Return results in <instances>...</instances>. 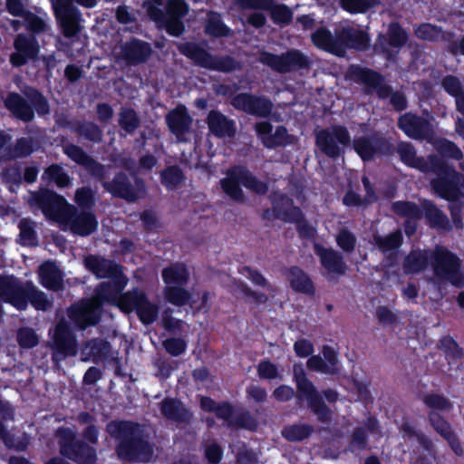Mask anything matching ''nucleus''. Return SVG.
I'll list each match as a JSON object with an SVG mask.
<instances>
[{
	"mask_svg": "<svg viewBox=\"0 0 464 464\" xmlns=\"http://www.w3.org/2000/svg\"><path fill=\"white\" fill-rule=\"evenodd\" d=\"M160 307L157 304L151 303L149 298L136 311V314L142 324L150 325L153 324L159 316Z\"/></svg>",
	"mask_w": 464,
	"mask_h": 464,
	"instance_id": "obj_57",
	"label": "nucleus"
},
{
	"mask_svg": "<svg viewBox=\"0 0 464 464\" xmlns=\"http://www.w3.org/2000/svg\"><path fill=\"white\" fill-rule=\"evenodd\" d=\"M424 405L431 411H450L452 409L451 401L442 394L430 392L422 397Z\"/></svg>",
	"mask_w": 464,
	"mask_h": 464,
	"instance_id": "obj_53",
	"label": "nucleus"
},
{
	"mask_svg": "<svg viewBox=\"0 0 464 464\" xmlns=\"http://www.w3.org/2000/svg\"><path fill=\"white\" fill-rule=\"evenodd\" d=\"M63 219L70 225L72 232L81 237L90 236L98 227L96 216L91 210H81L71 215L65 213Z\"/></svg>",
	"mask_w": 464,
	"mask_h": 464,
	"instance_id": "obj_30",
	"label": "nucleus"
},
{
	"mask_svg": "<svg viewBox=\"0 0 464 464\" xmlns=\"http://www.w3.org/2000/svg\"><path fill=\"white\" fill-rule=\"evenodd\" d=\"M208 130L217 138H232L236 135L237 126L234 120L218 110H211L206 119Z\"/></svg>",
	"mask_w": 464,
	"mask_h": 464,
	"instance_id": "obj_32",
	"label": "nucleus"
},
{
	"mask_svg": "<svg viewBox=\"0 0 464 464\" xmlns=\"http://www.w3.org/2000/svg\"><path fill=\"white\" fill-rule=\"evenodd\" d=\"M440 85L448 95L454 98L455 105L464 97V86L458 76L445 75L440 82Z\"/></svg>",
	"mask_w": 464,
	"mask_h": 464,
	"instance_id": "obj_51",
	"label": "nucleus"
},
{
	"mask_svg": "<svg viewBox=\"0 0 464 464\" xmlns=\"http://www.w3.org/2000/svg\"><path fill=\"white\" fill-rule=\"evenodd\" d=\"M147 298L148 295L144 291L135 287L121 295L118 306L125 313H136Z\"/></svg>",
	"mask_w": 464,
	"mask_h": 464,
	"instance_id": "obj_40",
	"label": "nucleus"
},
{
	"mask_svg": "<svg viewBox=\"0 0 464 464\" xmlns=\"http://www.w3.org/2000/svg\"><path fill=\"white\" fill-rule=\"evenodd\" d=\"M60 454L77 464H95L96 450L82 440L69 427H59L55 430Z\"/></svg>",
	"mask_w": 464,
	"mask_h": 464,
	"instance_id": "obj_9",
	"label": "nucleus"
},
{
	"mask_svg": "<svg viewBox=\"0 0 464 464\" xmlns=\"http://www.w3.org/2000/svg\"><path fill=\"white\" fill-rule=\"evenodd\" d=\"M41 179L47 186H55L58 188H66L72 185V178L60 163H52L47 166Z\"/></svg>",
	"mask_w": 464,
	"mask_h": 464,
	"instance_id": "obj_39",
	"label": "nucleus"
},
{
	"mask_svg": "<svg viewBox=\"0 0 464 464\" xmlns=\"http://www.w3.org/2000/svg\"><path fill=\"white\" fill-rule=\"evenodd\" d=\"M314 431V428L310 424H293L284 427L282 436L288 441H302L309 438Z\"/></svg>",
	"mask_w": 464,
	"mask_h": 464,
	"instance_id": "obj_50",
	"label": "nucleus"
},
{
	"mask_svg": "<svg viewBox=\"0 0 464 464\" xmlns=\"http://www.w3.org/2000/svg\"><path fill=\"white\" fill-rule=\"evenodd\" d=\"M24 93L25 98L15 92H12L7 94L5 100V108L16 119L28 123L34 121L35 113L39 117L50 114V103L38 89L28 87Z\"/></svg>",
	"mask_w": 464,
	"mask_h": 464,
	"instance_id": "obj_6",
	"label": "nucleus"
},
{
	"mask_svg": "<svg viewBox=\"0 0 464 464\" xmlns=\"http://www.w3.org/2000/svg\"><path fill=\"white\" fill-rule=\"evenodd\" d=\"M377 246L382 252L398 249L403 242V237L400 230H396L385 237H377L375 238Z\"/></svg>",
	"mask_w": 464,
	"mask_h": 464,
	"instance_id": "obj_58",
	"label": "nucleus"
},
{
	"mask_svg": "<svg viewBox=\"0 0 464 464\" xmlns=\"http://www.w3.org/2000/svg\"><path fill=\"white\" fill-rule=\"evenodd\" d=\"M438 347L443 352L449 364L459 363L464 356L463 348L450 335L441 337Z\"/></svg>",
	"mask_w": 464,
	"mask_h": 464,
	"instance_id": "obj_44",
	"label": "nucleus"
},
{
	"mask_svg": "<svg viewBox=\"0 0 464 464\" xmlns=\"http://www.w3.org/2000/svg\"><path fill=\"white\" fill-rule=\"evenodd\" d=\"M0 300L18 311H25L29 304L37 311H47L53 305L31 280L22 281L14 275H0Z\"/></svg>",
	"mask_w": 464,
	"mask_h": 464,
	"instance_id": "obj_3",
	"label": "nucleus"
},
{
	"mask_svg": "<svg viewBox=\"0 0 464 464\" xmlns=\"http://www.w3.org/2000/svg\"><path fill=\"white\" fill-rule=\"evenodd\" d=\"M294 380L296 384L298 396L304 397L311 412L316 416L317 421L328 424L332 420L333 411L323 401L320 392L310 381L301 366H294Z\"/></svg>",
	"mask_w": 464,
	"mask_h": 464,
	"instance_id": "obj_10",
	"label": "nucleus"
},
{
	"mask_svg": "<svg viewBox=\"0 0 464 464\" xmlns=\"http://www.w3.org/2000/svg\"><path fill=\"white\" fill-rule=\"evenodd\" d=\"M348 129L343 125H333L330 129L320 130L315 134V145L326 157L337 160L344 154V148L351 145Z\"/></svg>",
	"mask_w": 464,
	"mask_h": 464,
	"instance_id": "obj_13",
	"label": "nucleus"
},
{
	"mask_svg": "<svg viewBox=\"0 0 464 464\" xmlns=\"http://www.w3.org/2000/svg\"><path fill=\"white\" fill-rule=\"evenodd\" d=\"M74 201L82 210H91L95 206V191L89 186L81 187L75 191Z\"/></svg>",
	"mask_w": 464,
	"mask_h": 464,
	"instance_id": "obj_56",
	"label": "nucleus"
},
{
	"mask_svg": "<svg viewBox=\"0 0 464 464\" xmlns=\"http://www.w3.org/2000/svg\"><path fill=\"white\" fill-rule=\"evenodd\" d=\"M86 348L96 360H106L110 356L111 345L109 341L102 338H93L87 342Z\"/></svg>",
	"mask_w": 464,
	"mask_h": 464,
	"instance_id": "obj_52",
	"label": "nucleus"
},
{
	"mask_svg": "<svg viewBox=\"0 0 464 464\" xmlns=\"http://www.w3.org/2000/svg\"><path fill=\"white\" fill-rule=\"evenodd\" d=\"M83 264L97 278H112L125 275L121 265L102 256L90 254L84 257Z\"/></svg>",
	"mask_w": 464,
	"mask_h": 464,
	"instance_id": "obj_23",
	"label": "nucleus"
},
{
	"mask_svg": "<svg viewBox=\"0 0 464 464\" xmlns=\"http://www.w3.org/2000/svg\"><path fill=\"white\" fill-rule=\"evenodd\" d=\"M61 126L69 128L73 133L77 134L87 141L99 144L102 141L103 131L101 127L93 121L85 120L65 121Z\"/></svg>",
	"mask_w": 464,
	"mask_h": 464,
	"instance_id": "obj_35",
	"label": "nucleus"
},
{
	"mask_svg": "<svg viewBox=\"0 0 464 464\" xmlns=\"http://www.w3.org/2000/svg\"><path fill=\"white\" fill-rule=\"evenodd\" d=\"M160 176L161 184L169 190L176 188L185 179L184 173L178 165L166 167Z\"/></svg>",
	"mask_w": 464,
	"mask_h": 464,
	"instance_id": "obj_49",
	"label": "nucleus"
},
{
	"mask_svg": "<svg viewBox=\"0 0 464 464\" xmlns=\"http://www.w3.org/2000/svg\"><path fill=\"white\" fill-rule=\"evenodd\" d=\"M345 78L363 84L366 92H375L381 100L390 98V103L398 112L408 107L406 95L399 91L393 92L392 86L385 82L384 76L373 69L353 63L347 67Z\"/></svg>",
	"mask_w": 464,
	"mask_h": 464,
	"instance_id": "obj_4",
	"label": "nucleus"
},
{
	"mask_svg": "<svg viewBox=\"0 0 464 464\" xmlns=\"http://www.w3.org/2000/svg\"><path fill=\"white\" fill-rule=\"evenodd\" d=\"M193 119L185 105L179 104L166 115V123L169 131L179 141H184V136L190 131Z\"/></svg>",
	"mask_w": 464,
	"mask_h": 464,
	"instance_id": "obj_26",
	"label": "nucleus"
},
{
	"mask_svg": "<svg viewBox=\"0 0 464 464\" xmlns=\"http://www.w3.org/2000/svg\"><path fill=\"white\" fill-rule=\"evenodd\" d=\"M428 420L433 430L442 438L454 431L450 423L437 411H430L428 413Z\"/></svg>",
	"mask_w": 464,
	"mask_h": 464,
	"instance_id": "obj_60",
	"label": "nucleus"
},
{
	"mask_svg": "<svg viewBox=\"0 0 464 464\" xmlns=\"http://www.w3.org/2000/svg\"><path fill=\"white\" fill-rule=\"evenodd\" d=\"M392 211L405 219L420 220L423 218V207L410 200H397L391 206Z\"/></svg>",
	"mask_w": 464,
	"mask_h": 464,
	"instance_id": "obj_42",
	"label": "nucleus"
},
{
	"mask_svg": "<svg viewBox=\"0 0 464 464\" xmlns=\"http://www.w3.org/2000/svg\"><path fill=\"white\" fill-rule=\"evenodd\" d=\"M67 314L69 319L80 330H85L89 326H94L99 324L101 316L96 307L87 300H82L72 304Z\"/></svg>",
	"mask_w": 464,
	"mask_h": 464,
	"instance_id": "obj_21",
	"label": "nucleus"
},
{
	"mask_svg": "<svg viewBox=\"0 0 464 464\" xmlns=\"http://www.w3.org/2000/svg\"><path fill=\"white\" fill-rule=\"evenodd\" d=\"M315 255L319 257L321 266L327 271L331 277L346 274L347 265L340 252L331 247H325L320 244L314 246Z\"/></svg>",
	"mask_w": 464,
	"mask_h": 464,
	"instance_id": "obj_24",
	"label": "nucleus"
},
{
	"mask_svg": "<svg viewBox=\"0 0 464 464\" xmlns=\"http://www.w3.org/2000/svg\"><path fill=\"white\" fill-rule=\"evenodd\" d=\"M284 276L291 289L298 294L308 296L315 295V285L310 276L298 266H292L285 268Z\"/></svg>",
	"mask_w": 464,
	"mask_h": 464,
	"instance_id": "obj_31",
	"label": "nucleus"
},
{
	"mask_svg": "<svg viewBox=\"0 0 464 464\" xmlns=\"http://www.w3.org/2000/svg\"><path fill=\"white\" fill-rule=\"evenodd\" d=\"M18 243L23 246H37L39 244L36 223L29 218H23L18 222Z\"/></svg>",
	"mask_w": 464,
	"mask_h": 464,
	"instance_id": "obj_43",
	"label": "nucleus"
},
{
	"mask_svg": "<svg viewBox=\"0 0 464 464\" xmlns=\"http://www.w3.org/2000/svg\"><path fill=\"white\" fill-rule=\"evenodd\" d=\"M30 205L42 211L50 220L59 221L65 218V209L71 208L66 198L54 190L44 188L31 194Z\"/></svg>",
	"mask_w": 464,
	"mask_h": 464,
	"instance_id": "obj_14",
	"label": "nucleus"
},
{
	"mask_svg": "<svg viewBox=\"0 0 464 464\" xmlns=\"http://www.w3.org/2000/svg\"><path fill=\"white\" fill-rule=\"evenodd\" d=\"M39 283L50 291L58 292L63 288V272L51 261L43 263L38 268Z\"/></svg>",
	"mask_w": 464,
	"mask_h": 464,
	"instance_id": "obj_36",
	"label": "nucleus"
},
{
	"mask_svg": "<svg viewBox=\"0 0 464 464\" xmlns=\"http://www.w3.org/2000/svg\"><path fill=\"white\" fill-rule=\"evenodd\" d=\"M397 125L407 137L416 140H430L434 134L429 120L411 111L401 114Z\"/></svg>",
	"mask_w": 464,
	"mask_h": 464,
	"instance_id": "obj_19",
	"label": "nucleus"
},
{
	"mask_svg": "<svg viewBox=\"0 0 464 464\" xmlns=\"http://www.w3.org/2000/svg\"><path fill=\"white\" fill-rule=\"evenodd\" d=\"M161 414L168 420L188 423L192 413L183 403L175 398L166 397L160 403Z\"/></svg>",
	"mask_w": 464,
	"mask_h": 464,
	"instance_id": "obj_37",
	"label": "nucleus"
},
{
	"mask_svg": "<svg viewBox=\"0 0 464 464\" xmlns=\"http://www.w3.org/2000/svg\"><path fill=\"white\" fill-rule=\"evenodd\" d=\"M15 52L10 55V63L14 67H21L29 60L35 59L39 53V45L35 38L19 34L14 41Z\"/></svg>",
	"mask_w": 464,
	"mask_h": 464,
	"instance_id": "obj_22",
	"label": "nucleus"
},
{
	"mask_svg": "<svg viewBox=\"0 0 464 464\" xmlns=\"http://www.w3.org/2000/svg\"><path fill=\"white\" fill-rule=\"evenodd\" d=\"M353 149L364 162L370 161L377 156H392L395 152V146L392 142L377 134L354 138Z\"/></svg>",
	"mask_w": 464,
	"mask_h": 464,
	"instance_id": "obj_16",
	"label": "nucleus"
},
{
	"mask_svg": "<svg viewBox=\"0 0 464 464\" xmlns=\"http://www.w3.org/2000/svg\"><path fill=\"white\" fill-rule=\"evenodd\" d=\"M206 33L213 37H227L231 29L224 24L219 15L210 17L206 24Z\"/></svg>",
	"mask_w": 464,
	"mask_h": 464,
	"instance_id": "obj_62",
	"label": "nucleus"
},
{
	"mask_svg": "<svg viewBox=\"0 0 464 464\" xmlns=\"http://www.w3.org/2000/svg\"><path fill=\"white\" fill-rule=\"evenodd\" d=\"M434 149L437 151V156L445 160H460L463 158V151L452 140L447 138H439L434 142Z\"/></svg>",
	"mask_w": 464,
	"mask_h": 464,
	"instance_id": "obj_45",
	"label": "nucleus"
},
{
	"mask_svg": "<svg viewBox=\"0 0 464 464\" xmlns=\"http://www.w3.org/2000/svg\"><path fill=\"white\" fill-rule=\"evenodd\" d=\"M111 281L100 283L95 288V297L101 303H111L117 301L128 284V278L125 275L116 276L111 278Z\"/></svg>",
	"mask_w": 464,
	"mask_h": 464,
	"instance_id": "obj_34",
	"label": "nucleus"
},
{
	"mask_svg": "<svg viewBox=\"0 0 464 464\" xmlns=\"http://www.w3.org/2000/svg\"><path fill=\"white\" fill-rule=\"evenodd\" d=\"M423 207V217L431 228L444 231L451 230V226L447 215L430 199L421 201Z\"/></svg>",
	"mask_w": 464,
	"mask_h": 464,
	"instance_id": "obj_38",
	"label": "nucleus"
},
{
	"mask_svg": "<svg viewBox=\"0 0 464 464\" xmlns=\"http://www.w3.org/2000/svg\"><path fill=\"white\" fill-rule=\"evenodd\" d=\"M59 28L65 38L78 35L82 30L80 24L82 13L72 0H49Z\"/></svg>",
	"mask_w": 464,
	"mask_h": 464,
	"instance_id": "obj_15",
	"label": "nucleus"
},
{
	"mask_svg": "<svg viewBox=\"0 0 464 464\" xmlns=\"http://www.w3.org/2000/svg\"><path fill=\"white\" fill-rule=\"evenodd\" d=\"M312 41L318 48L337 55V33L335 36L327 28H319L312 34Z\"/></svg>",
	"mask_w": 464,
	"mask_h": 464,
	"instance_id": "obj_46",
	"label": "nucleus"
},
{
	"mask_svg": "<svg viewBox=\"0 0 464 464\" xmlns=\"http://www.w3.org/2000/svg\"><path fill=\"white\" fill-rule=\"evenodd\" d=\"M223 191L236 201L244 200V193L241 185L246 189L257 194L266 195L268 191V184L257 179L246 166L236 165L227 172V178L221 179Z\"/></svg>",
	"mask_w": 464,
	"mask_h": 464,
	"instance_id": "obj_7",
	"label": "nucleus"
},
{
	"mask_svg": "<svg viewBox=\"0 0 464 464\" xmlns=\"http://www.w3.org/2000/svg\"><path fill=\"white\" fill-rule=\"evenodd\" d=\"M179 52L198 67L210 71L229 73L241 69V64L231 55L218 56L193 42L178 45Z\"/></svg>",
	"mask_w": 464,
	"mask_h": 464,
	"instance_id": "obj_8",
	"label": "nucleus"
},
{
	"mask_svg": "<svg viewBox=\"0 0 464 464\" xmlns=\"http://www.w3.org/2000/svg\"><path fill=\"white\" fill-rule=\"evenodd\" d=\"M258 62L278 73H288L301 70H309L311 61L298 49H289L280 54L261 51Z\"/></svg>",
	"mask_w": 464,
	"mask_h": 464,
	"instance_id": "obj_11",
	"label": "nucleus"
},
{
	"mask_svg": "<svg viewBox=\"0 0 464 464\" xmlns=\"http://www.w3.org/2000/svg\"><path fill=\"white\" fill-rule=\"evenodd\" d=\"M272 130L273 125L269 121H258L255 124V131L264 147L275 149L285 147L292 143L293 136L288 133L285 126H277L274 133H272Z\"/></svg>",
	"mask_w": 464,
	"mask_h": 464,
	"instance_id": "obj_20",
	"label": "nucleus"
},
{
	"mask_svg": "<svg viewBox=\"0 0 464 464\" xmlns=\"http://www.w3.org/2000/svg\"><path fill=\"white\" fill-rule=\"evenodd\" d=\"M165 300L176 306H184L192 298L191 293L182 285H167L163 290Z\"/></svg>",
	"mask_w": 464,
	"mask_h": 464,
	"instance_id": "obj_47",
	"label": "nucleus"
},
{
	"mask_svg": "<svg viewBox=\"0 0 464 464\" xmlns=\"http://www.w3.org/2000/svg\"><path fill=\"white\" fill-rule=\"evenodd\" d=\"M377 40L381 47V53L390 59L392 53L388 46L397 49L402 48L409 40V34L399 22H391L386 34H380Z\"/></svg>",
	"mask_w": 464,
	"mask_h": 464,
	"instance_id": "obj_28",
	"label": "nucleus"
},
{
	"mask_svg": "<svg viewBox=\"0 0 464 464\" xmlns=\"http://www.w3.org/2000/svg\"><path fill=\"white\" fill-rule=\"evenodd\" d=\"M122 57L128 65L145 63L152 55L153 50L150 43L130 38L121 47Z\"/></svg>",
	"mask_w": 464,
	"mask_h": 464,
	"instance_id": "obj_27",
	"label": "nucleus"
},
{
	"mask_svg": "<svg viewBox=\"0 0 464 464\" xmlns=\"http://www.w3.org/2000/svg\"><path fill=\"white\" fill-rule=\"evenodd\" d=\"M53 341V361L59 362L76 354L77 340L67 322L60 321L56 324Z\"/></svg>",
	"mask_w": 464,
	"mask_h": 464,
	"instance_id": "obj_18",
	"label": "nucleus"
},
{
	"mask_svg": "<svg viewBox=\"0 0 464 464\" xmlns=\"http://www.w3.org/2000/svg\"><path fill=\"white\" fill-rule=\"evenodd\" d=\"M1 176L3 181L9 187L10 191H14L13 187L18 188L23 181L21 166L18 164L5 168Z\"/></svg>",
	"mask_w": 464,
	"mask_h": 464,
	"instance_id": "obj_63",
	"label": "nucleus"
},
{
	"mask_svg": "<svg viewBox=\"0 0 464 464\" xmlns=\"http://www.w3.org/2000/svg\"><path fill=\"white\" fill-rule=\"evenodd\" d=\"M339 5L350 14H364L377 5V0H340Z\"/></svg>",
	"mask_w": 464,
	"mask_h": 464,
	"instance_id": "obj_55",
	"label": "nucleus"
},
{
	"mask_svg": "<svg viewBox=\"0 0 464 464\" xmlns=\"http://www.w3.org/2000/svg\"><path fill=\"white\" fill-rule=\"evenodd\" d=\"M161 277L167 285H184L188 281L189 274L184 264L176 263L163 268Z\"/></svg>",
	"mask_w": 464,
	"mask_h": 464,
	"instance_id": "obj_41",
	"label": "nucleus"
},
{
	"mask_svg": "<svg viewBox=\"0 0 464 464\" xmlns=\"http://www.w3.org/2000/svg\"><path fill=\"white\" fill-rule=\"evenodd\" d=\"M270 200L273 207V217L276 219L290 223L301 213V208L295 206L294 200L285 193L274 192L270 196Z\"/></svg>",
	"mask_w": 464,
	"mask_h": 464,
	"instance_id": "obj_33",
	"label": "nucleus"
},
{
	"mask_svg": "<svg viewBox=\"0 0 464 464\" xmlns=\"http://www.w3.org/2000/svg\"><path fill=\"white\" fill-rule=\"evenodd\" d=\"M258 423L251 412L247 410L239 411L232 421L231 428L244 429L250 431L257 430Z\"/></svg>",
	"mask_w": 464,
	"mask_h": 464,
	"instance_id": "obj_61",
	"label": "nucleus"
},
{
	"mask_svg": "<svg viewBox=\"0 0 464 464\" xmlns=\"http://www.w3.org/2000/svg\"><path fill=\"white\" fill-rule=\"evenodd\" d=\"M428 173L435 174L436 177L430 180V186L440 198L454 202L464 196L461 191L464 187V176L446 160L432 157Z\"/></svg>",
	"mask_w": 464,
	"mask_h": 464,
	"instance_id": "obj_5",
	"label": "nucleus"
},
{
	"mask_svg": "<svg viewBox=\"0 0 464 464\" xmlns=\"http://www.w3.org/2000/svg\"><path fill=\"white\" fill-rule=\"evenodd\" d=\"M108 434L117 440L115 453L124 463H149L154 457V445L144 437L142 426L130 420H114L106 425Z\"/></svg>",
	"mask_w": 464,
	"mask_h": 464,
	"instance_id": "obj_2",
	"label": "nucleus"
},
{
	"mask_svg": "<svg viewBox=\"0 0 464 464\" xmlns=\"http://www.w3.org/2000/svg\"><path fill=\"white\" fill-rule=\"evenodd\" d=\"M140 118L132 108H122L119 114V125L127 133H133L140 126Z\"/></svg>",
	"mask_w": 464,
	"mask_h": 464,
	"instance_id": "obj_54",
	"label": "nucleus"
},
{
	"mask_svg": "<svg viewBox=\"0 0 464 464\" xmlns=\"http://www.w3.org/2000/svg\"><path fill=\"white\" fill-rule=\"evenodd\" d=\"M230 104L237 111L261 119L270 118L274 109V103L268 97L251 92L236 94L231 99Z\"/></svg>",
	"mask_w": 464,
	"mask_h": 464,
	"instance_id": "obj_17",
	"label": "nucleus"
},
{
	"mask_svg": "<svg viewBox=\"0 0 464 464\" xmlns=\"http://www.w3.org/2000/svg\"><path fill=\"white\" fill-rule=\"evenodd\" d=\"M430 265L434 275L449 281L456 287L464 286V275L459 256L444 246H437L432 253Z\"/></svg>",
	"mask_w": 464,
	"mask_h": 464,
	"instance_id": "obj_12",
	"label": "nucleus"
},
{
	"mask_svg": "<svg viewBox=\"0 0 464 464\" xmlns=\"http://www.w3.org/2000/svg\"><path fill=\"white\" fill-rule=\"evenodd\" d=\"M16 340L22 349H32L38 345L39 337L34 329L22 327L17 331Z\"/></svg>",
	"mask_w": 464,
	"mask_h": 464,
	"instance_id": "obj_64",
	"label": "nucleus"
},
{
	"mask_svg": "<svg viewBox=\"0 0 464 464\" xmlns=\"http://www.w3.org/2000/svg\"><path fill=\"white\" fill-rule=\"evenodd\" d=\"M63 152L71 160L83 167L92 178L102 183L103 189L115 198L133 203L146 193L144 179L136 174H133V183L130 176L123 170L117 171L109 180V167L100 163L76 144L68 143L63 146Z\"/></svg>",
	"mask_w": 464,
	"mask_h": 464,
	"instance_id": "obj_1",
	"label": "nucleus"
},
{
	"mask_svg": "<svg viewBox=\"0 0 464 464\" xmlns=\"http://www.w3.org/2000/svg\"><path fill=\"white\" fill-rule=\"evenodd\" d=\"M428 420L433 430L442 438L454 431L450 423L437 411H430L428 413Z\"/></svg>",
	"mask_w": 464,
	"mask_h": 464,
	"instance_id": "obj_59",
	"label": "nucleus"
},
{
	"mask_svg": "<svg viewBox=\"0 0 464 464\" xmlns=\"http://www.w3.org/2000/svg\"><path fill=\"white\" fill-rule=\"evenodd\" d=\"M395 152L400 156L401 161L407 167L420 170L427 174L430 169V160L435 154H429L426 158L417 156V151L411 142L400 141L395 147Z\"/></svg>",
	"mask_w": 464,
	"mask_h": 464,
	"instance_id": "obj_29",
	"label": "nucleus"
},
{
	"mask_svg": "<svg viewBox=\"0 0 464 464\" xmlns=\"http://www.w3.org/2000/svg\"><path fill=\"white\" fill-rule=\"evenodd\" d=\"M370 38L367 33L353 27H344L337 32V55L343 56L346 48L365 50Z\"/></svg>",
	"mask_w": 464,
	"mask_h": 464,
	"instance_id": "obj_25",
	"label": "nucleus"
},
{
	"mask_svg": "<svg viewBox=\"0 0 464 464\" xmlns=\"http://www.w3.org/2000/svg\"><path fill=\"white\" fill-rule=\"evenodd\" d=\"M429 265L428 256L421 251H411L403 261V269L406 274H415L423 271Z\"/></svg>",
	"mask_w": 464,
	"mask_h": 464,
	"instance_id": "obj_48",
	"label": "nucleus"
}]
</instances>
